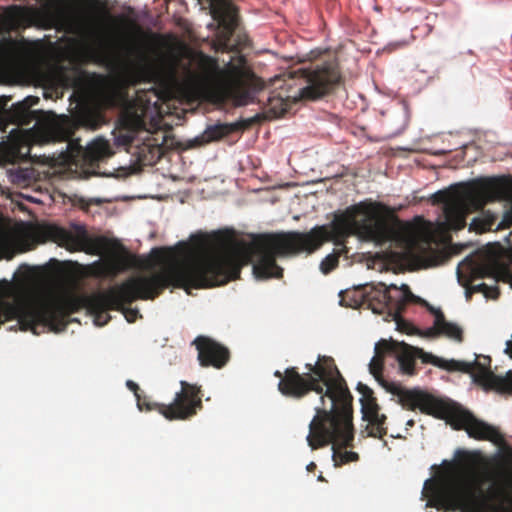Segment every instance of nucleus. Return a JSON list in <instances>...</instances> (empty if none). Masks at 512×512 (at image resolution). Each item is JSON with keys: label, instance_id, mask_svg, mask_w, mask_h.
I'll return each mask as SVG.
<instances>
[{"label": "nucleus", "instance_id": "f257e3e1", "mask_svg": "<svg viewBox=\"0 0 512 512\" xmlns=\"http://www.w3.org/2000/svg\"><path fill=\"white\" fill-rule=\"evenodd\" d=\"M308 372L300 374L296 367L275 371L278 390L286 397L301 399L309 392L320 395L322 406L315 407L306 437L311 449L332 445L336 467L352 462V395L333 358L319 356L315 364L307 363Z\"/></svg>", "mask_w": 512, "mask_h": 512}, {"label": "nucleus", "instance_id": "f03ea898", "mask_svg": "<svg viewBox=\"0 0 512 512\" xmlns=\"http://www.w3.org/2000/svg\"><path fill=\"white\" fill-rule=\"evenodd\" d=\"M332 220L316 225L307 232L289 231L258 235L252 245L246 247L258 256L253 264V274L258 280L282 278L283 269L277 265L276 258L318 251L325 243L332 242L333 252L320 263V270L328 274L338 266L339 258L348 259V239L352 236V206L337 210Z\"/></svg>", "mask_w": 512, "mask_h": 512}, {"label": "nucleus", "instance_id": "7ed1b4c3", "mask_svg": "<svg viewBox=\"0 0 512 512\" xmlns=\"http://www.w3.org/2000/svg\"><path fill=\"white\" fill-rule=\"evenodd\" d=\"M88 296H57L38 288L28 276L15 282L0 281V326L17 320L22 331L39 335L45 328L59 332L66 329L68 317L87 309Z\"/></svg>", "mask_w": 512, "mask_h": 512}, {"label": "nucleus", "instance_id": "20e7f679", "mask_svg": "<svg viewBox=\"0 0 512 512\" xmlns=\"http://www.w3.org/2000/svg\"><path fill=\"white\" fill-rule=\"evenodd\" d=\"M477 453L459 451L453 475L439 482L427 480V507L445 512H512V492L500 487L486 493Z\"/></svg>", "mask_w": 512, "mask_h": 512}, {"label": "nucleus", "instance_id": "39448f33", "mask_svg": "<svg viewBox=\"0 0 512 512\" xmlns=\"http://www.w3.org/2000/svg\"><path fill=\"white\" fill-rule=\"evenodd\" d=\"M191 242L197 257L189 261L180 262L171 248L152 250L155 261L165 267L197 266V269L199 268V277L203 278L205 285L196 287L189 281L179 288L188 292L190 288L220 286L240 277L242 263L237 250L240 245L245 246V243H237L233 233L227 230L198 233L191 236Z\"/></svg>", "mask_w": 512, "mask_h": 512}, {"label": "nucleus", "instance_id": "423d86ee", "mask_svg": "<svg viewBox=\"0 0 512 512\" xmlns=\"http://www.w3.org/2000/svg\"><path fill=\"white\" fill-rule=\"evenodd\" d=\"M512 197V182L505 177H487L475 181L468 187L458 185L440 190L431 196L433 204H443L444 221L439 224L442 232V247L433 251L434 264L447 261L451 237L448 231L461 230L466 226L469 208L482 209L487 203L508 200Z\"/></svg>", "mask_w": 512, "mask_h": 512}, {"label": "nucleus", "instance_id": "0eeeda50", "mask_svg": "<svg viewBox=\"0 0 512 512\" xmlns=\"http://www.w3.org/2000/svg\"><path fill=\"white\" fill-rule=\"evenodd\" d=\"M199 272L197 266L165 267L160 273L129 277L104 292L89 295L87 310L93 315L96 325L104 326L111 319L108 310L121 309L123 305H130L138 299L154 300L169 286L180 287L189 281L196 287L203 286Z\"/></svg>", "mask_w": 512, "mask_h": 512}, {"label": "nucleus", "instance_id": "6e6552de", "mask_svg": "<svg viewBox=\"0 0 512 512\" xmlns=\"http://www.w3.org/2000/svg\"><path fill=\"white\" fill-rule=\"evenodd\" d=\"M358 234L378 245L389 244L406 253L415 251L420 242L415 226L399 220L394 211L376 202L354 204V236Z\"/></svg>", "mask_w": 512, "mask_h": 512}, {"label": "nucleus", "instance_id": "1a4fd4ad", "mask_svg": "<svg viewBox=\"0 0 512 512\" xmlns=\"http://www.w3.org/2000/svg\"><path fill=\"white\" fill-rule=\"evenodd\" d=\"M400 398L411 411L420 410L421 413L445 420L455 430H465L469 437L476 440H486L495 445H503V434L482 420L477 419L470 411L464 409L456 402L439 399L425 391H400Z\"/></svg>", "mask_w": 512, "mask_h": 512}, {"label": "nucleus", "instance_id": "9d476101", "mask_svg": "<svg viewBox=\"0 0 512 512\" xmlns=\"http://www.w3.org/2000/svg\"><path fill=\"white\" fill-rule=\"evenodd\" d=\"M423 303L427 310L437 320L439 314H443L440 308H435L421 298L415 296L408 285L403 284L400 288L396 285L386 287L355 286L354 285V309H370L375 314H386L396 322L398 328L406 333L412 332V327L401 317L407 303Z\"/></svg>", "mask_w": 512, "mask_h": 512}, {"label": "nucleus", "instance_id": "9b49d317", "mask_svg": "<svg viewBox=\"0 0 512 512\" xmlns=\"http://www.w3.org/2000/svg\"><path fill=\"white\" fill-rule=\"evenodd\" d=\"M181 390L175 394L174 401L168 405L150 403L146 396L141 395L137 383L127 380L126 386L132 391L137 399V406L140 410H158L166 419L186 420L197 414L202 409V393L200 387L190 384L184 380L180 381Z\"/></svg>", "mask_w": 512, "mask_h": 512}, {"label": "nucleus", "instance_id": "f8f14e48", "mask_svg": "<svg viewBox=\"0 0 512 512\" xmlns=\"http://www.w3.org/2000/svg\"><path fill=\"white\" fill-rule=\"evenodd\" d=\"M376 350L377 353L388 352L389 355L394 356L399 363L401 372L408 375L415 373L416 358L421 359L422 363L432 364L445 370H468L466 364L458 363L457 360L440 358L404 342L382 339L376 344Z\"/></svg>", "mask_w": 512, "mask_h": 512}, {"label": "nucleus", "instance_id": "ddd939ff", "mask_svg": "<svg viewBox=\"0 0 512 512\" xmlns=\"http://www.w3.org/2000/svg\"><path fill=\"white\" fill-rule=\"evenodd\" d=\"M303 78V88L299 95L304 100H316L329 93L340 83L341 74L338 62L331 60L321 65L310 66L296 71Z\"/></svg>", "mask_w": 512, "mask_h": 512}, {"label": "nucleus", "instance_id": "4468645a", "mask_svg": "<svg viewBox=\"0 0 512 512\" xmlns=\"http://www.w3.org/2000/svg\"><path fill=\"white\" fill-rule=\"evenodd\" d=\"M505 352L512 358V341L507 342ZM466 364L468 373L472 376L473 382L481 386L485 391H496L499 394H512V371L509 370L505 376L496 375L491 370V358L489 356H481L473 363L457 361Z\"/></svg>", "mask_w": 512, "mask_h": 512}, {"label": "nucleus", "instance_id": "2eb2a0df", "mask_svg": "<svg viewBox=\"0 0 512 512\" xmlns=\"http://www.w3.org/2000/svg\"><path fill=\"white\" fill-rule=\"evenodd\" d=\"M49 235L58 245L67 250L83 251L90 255H101L110 248V241L104 236H90L84 227L78 226L75 232L58 226L49 227Z\"/></svg>", "mask_w": 512, "mask_h": 512}, {"label": "nucleus", "instance_id": "dca6fc26", "mask_svg": "<svg viewBox=\"0 0 512 512\" xmlns=\"http://www.w3.org/2000/svg\"><path fill=\"white\" fill-rule=\"evenodd\" d=\"M145 137L139 138L135 135V131H120L116 136V143L125 146L127 152L136 158L139 165L152 166L155 165L163 154V142L165 137L162 136L161 142L158 138L150 135L148 131H143Z\"/></svg>", "mask_w": 512, "mask_h": 512}, {"label": "nucleus", "instance_id": "f3484780", "mask_svg": "<svg viewBox=\"0 0 512 512\" xmlns=\"http://www.w3.org/2000/svg\"><path fill=\"white\" fill-rule=\"evenodd\" d=\"M76 115L77 123L65 117L60 121L49 124L45 128L46 140L54 142L70 141L78 124L96 130L104 122L103 113L88 104L80 105Z\"/></svg>", "mask_w": 512, "mask_h": 512}, {"label": "nucleus", "instance_id": "a211bd4d", "mask_svg": "<svg viewBox=\"0 0 512 512\" xmlns=\"http://www.w3.org/2000/svg\"><path fill=\"white\" fill-rule=\"evenodd\" d=\"M66 32L79 37L97 54L106 55L112 51L107 33L99 20L84 16L71 17L66 21Z\"/></svg>", "mask_w": 512, "mask_h": 512}, {"label": "nucleus", "instance_id": "6ab92c4d", "mask_svg": "<svg viewBox=\"0 0 512 512\" xmlns=\"http://www.w3.org/2000/svg\"><path fill=\"white\" fill-rule=\"evenodd\" d=\"M356 389L361 394L360 404L362 419L366 422L364 430H361L363 437L383 438L387 434V428L384 426L386 416L379 414V405L374 396V392L367 385L359 382Z\"/></svg>", "mask_w": 512, "mask_h": 512}, {"label": "nucleus", "instance_id": "aec40b11", "mask_svg": "<svg viewBox=\"0 0 512 512\" xmlns=\"http://www.w3.org/2000/svg\"><path fill=\"white\" fill-rule=\"evenodd\" d=\"M209 1L210 13L219 28L218 43L223 50H228L233 47L231 39L238 25V9L229 0Z\"/></svg>", "mask_w": 512, "mask_h": 512}, {"label": "nucleus", "instance_id": "412c9836", "mask_svg": "<svg viewBox=\"0 0 512 512\" xmlns=\"http://www.w3.org/2000/svg\"><path fill=\"white\" fill-rule=\"evenodd\" d=\"M457 274L459 279L467 274L470 282L487 277L498 282L508 274V269L505 264L496 258L485 262H477L472 257H467L458 265Z\"/></svg>", "mask_w": 512, "mask_h": 512}, {"label": "nucleus", "instance_id": "4be33fe9", "mask_svg": "<svg viewBox=\"0 0 512 512\" xmlns=\"http://www.w3.org/2000/svg\"><path fill=\"white\" fill-rule=\"evenodd\" d=\"M192 345L196 347L198 361L202 367L212 366L221 369L230 359L229 349L208 336H197Z\"/></svg>", "mask_w": 512, "mask_h": 512}, {"label": "nucleus", "instance_id": "5701e85b", "mask_svg": "<svg viewBox=\"0 0 512 512\" xmlns=\"http://www.w3.org/2000/svg\"><path fill=\"white\" fill-rule=\"evenodd\" d=\"M248 121H239L235 123H218L209 125L200 135L189 139L186 147L189 149L203 147L211 142L218 141L234 132L248 128Z\"/></svg>", "mask_w": 512, "mask_h": 512}, {"label": "nucleus", "instance_id": "b1692460", "mask_svg": "<svg viewBox=\"0 0 512 512\" xmlns=\"http://www.w3.org/2000/svg\"><path fill=\"white\" fill-rule=\"evenodd\" d=\"M385 355H389L388 352H381L377 353V350L375 349V356L372 358L369 368L371 374L375 377V379L379 382V384L389 393L395 395L398 397V403L405 409L411 410L408 406L404 405L400 398V391H422L419 388H413L409 389L404 386H402L400 383L391 382L388 380H385L382 376V370H383V357Z\"/></svg>", "mask_w": 512, "mask_h": 512}, {"label": "nucleus", "instance_id": "393cba45", "mask_svg": "<svg viewBox=\"0 0 512 512\" xmlns=\"http://www.w3.org/2000/svg\"><path fill=\"white\" fill-rule=\"evenodd\" d=\"M39 103L36 96H28L24 100L17 102L7 111V119L17 126H29L37 119L36 111L31 108Z\"/></svg>", "mask_w": 512, "mask_h": 512}, {"label": "nucleus", "instance_id": "a878e982", "mask_svg": "<svg viewBox=\"0 0 512 512\" xmlns=\"http://www.w3.org/2000/svg\"><path fill=\"white\" fill-rule=\"evenodd\" d=\"M426 337L445 336L455 342L461 343L464 340L463 329L456 323L447 321L444 314H439L434 320L433 326L424 332Z\"/></svg>", "mask_w": 512, "mask_h": 512}, {"label": "nucleus", "instance_id": "bb28decb", "mask_svg": "<svg viewBox=\"0 0 512 512\" xmlns=\"http://www.w3.org/2000/svg\"><path fill=\"white\" fill-rule=\"evenodd\" d=\"M114 154L110 143L104 139H96L83 152V161L90 167H98L99 163Z\"/></svg>", "mask_w": 512, "mask_h": 512}, {"label": "nucleus", "instance_id": "cd10ccee", "mask_svg": "<svg viewBox=\"0 0 512 512\" xmlns=\"http://www.w3.org/2000/svg\"><path fill=\"white\" fill-rule=\"evenodd\" d=\"M199 65L205 81L209 83L218 82L227 76V72L220 69L217 60L210 56L202 55Z\"/></svg>", "mask_w": 512, "mask_h": 512}, {"label": "nucleus", "instance_id": "c85d7f7f", "mask_svg": "<svg viewBox=\"0 0 512 512\" xmlns=\"http://www.w3.org/2000/svg\"><path fill=\"white\" fill-rule=\"evenodd\" d=\"M118 57L129 64L143 63L146 60L142 46L135 42L125 43L118 51Z\"/></svg>", "mask_w": 512, "mask_h": 512}, {"label": "nucleus", "instance_id": "c756f323", "mask_svg": "<svg viewBox=\"0 0 512 512\" xmlns=\"http://www.w3.org/2000/svg\"><path fill=\"white\" fill-rule=\"evenodd\" d=\"M497 221V216L489 211H483L479 216L474 217L469 225L470 231L484 233L490 231Z\"/></svg>", "mask_w": 512, "mask_h": 512}, {"label": "nucleus", "instance_id": "7c9ffc66", "mask_svg": "<svg viewBox=\"0 0 512 512\" xmlns=\"http://www.w3.org/2000/svg\"><path fill=\"white\" fill-rule=\"evenodd\" d=\"M473 293H483L486 298L497 299L500 291L497 285L489 286L486 283L470 285L466 289V297L469 299Z\"/></svg>", "mask_w": 512, "mask_h": 512}, {"label": "nucleus", "instance_id": "2f4dec72", "mask_svg": "<svg viewBox=\"0 0 512 512\" xmlns=\"http://www.w3.org/2000/svg\"><path fill=\"white\" fill-rule=\"evenodd\" d=\"M14 251V240L11 233L0 228V257L11 258Z\"/></svg>", "mask_w": 512, "mask_h": 512}, {"label": "nucleus", "instance_id": "473e14b6", "mask_svg": "<svg viewBox=\"0 0 512 512\" xmlns=\"http://www.w3.org/2000/svg\"><path fill=\"white\" fill-rule=\"evenodd\" d=\"M34 174V171L32 168H17L12 169L9 172V175H11L12 181L14 183H17L19 185H27L29 181L31 180V175Z\"/></svg>", "mask_w": 512, "mask_h": 512}, {"label": "nucleus", "instance_id": "72a5a7b5", "mask_svg": "<svg viewBox=\"0 0 512 512\" xmlns=\"http://www.w3.org/2000/svg\"><path fill=\"white\" fill-rule=\"evenodd\" d=\"M21 157V152L18 145H12L0 149V162L13 163Z\"/></svg>", "mask_w": 512, "mask_h": 512}, {"label": "nucleus", "instance_id": "f704fd0d", "mask_svg": "<svg viewBox=\"0 0 512 512\" xmlns=\"http://www.w3.org/2000/svg\"><path fill=\"white\" fill-rule=\"evenodd\" d=\"M339 305L345 308L352 307V295L349 289L341 290L339 292Z\"/></svg>", "mask_w": 512, "mask_h": 512}, {"label": "nucleus", "instance_id": "c9c22d12", "mask_svg": "<svg viewBox=\"0 0 512 512\" xmlns=\"http://www.w3.org/2000/svg\"><path fill=\"white\" fill-rule=\"evenodd\" d=\"M117 310L122 311L128 322H135L138 317H141L138 309L127 308L126 305H123V308Z\"/></svg>", "mask_w": 512, "mask_h": 512}, {"label": "nucleus", "instance_id": "e433bc0d", "mask_svg": "<svg viewBox=\"0 0 512 512\" xmlns=\"http://www.w3.org/2000/svg\"><path fill=\"white\" fill-rule=\"evenodd\" d=\"M79 204L80 206L83 208V209H88V207L92 204H96V205H99L101 204V201L98 200V199H90V200H85L84 198H80L79 199Z\"/></svg>", "mask_w": 512, "mask_h": 512}, {"label": "nucleus", "instance_id": "4c0bfd02", "mask_svg": "<svg viewBox=\"0 0 512 512\" xmlns=\"http://www.w3.org/2000/svg\"><path fill=\"white\" fill-rule=\"evenodd\" d=\"M359 128L362 132H364L365 135H368L366 131L368 130L369 126L367 123H363L360 120L354 121V127Z\"/></svg>", "mask_w": 512, "mask_h": 512}, {"label": "nucleus", "instance_id": "58836bf2", "mask_svg": "<svg viewBox=\"0 0 512 512\" xmlns=\"http://www.w3.org/2000/svg\"><path fill=\"white\" fill-rule=\"evenodd\" d=\"M436 244L438 246L437 241L434 239V236L430 235L427 237V239L424 241V244L428 247V249L432 250L431 245Z\"/></svg>", "mask_w": 512, "mask_h": 512}, {"label": "nucleus", "instance_id": "ea45409f", "mask_svg": "<svg viewBox=\"0 0 512 512\" xmlns=\"http://www.w3.org/2000/svg\"><path fill=\"white\" fill-rule=\"evenodd\" d=\"M116 264L119 267H125L128 265V260L126 259V257H118L116 259Z\"/></svg>", "mask_w": 512, "mask_h": 512}, {"label": "nucleus", "instance_id": "a19ab883", "mask_svg": "<svg viewBox=\"0 0 512 512\" xmlns=\"http://www.w3.org/2000/svg\"><path fill=\"white\" fill-rule=\"evenodd\" d=\"M358 99L360 100V104H361V111L362 112H365L366 109H367V103H366V99L365 97L362 95V94H359L358 95Z\"/></svg>", "mask_w": 512, "mask_h": 512}, {"label": "nucleus", "instance_id": "79ce46f5", "mask_svg": "<svg viewBox=\"0 0 512 512\" xmlns=\"http://www.w3.org/2000/svg\"><path fill=\"white\" fill-rule=\"evenodd\" d=\"M404 45H405V43H404V42L395 43V44H392V43H391V44H389V46H388V47H389V49H390V50H394L395 48H397V47H401V46H404Z\"/></svg>", "mask_w": 512, "mask_h": 512}, {"label": "nucleus", "instance_id": "37998d69", "mask_svg": "<svg viewBox=\"0 0 512 512\" xmlns=\"http://www.w3.org/2000/svg\"><path fill=\"white\" fill-rule=\"evenodd\" d=\"M316 469V464L314 462H311L307 465V470L309 472H313Z\"/></svg>", "mask_w": 512, "mask_h": 512}, {"label": "nucleus", "instance_id": "c03bdc74", "mask_svg": "<svg viewBox=\"0 0 512 512\" xmlns=\"http://www.w3.org/2000/svg\"><path fill=\"white\" fill-rule=\"evenodd\" d=\"M511 224H512V221L507 222L505 225H503V223H501V224H499V225H498V228H497V229H499V228H501V227H503V228H504V227H510V225H511Z\"/></svg>", "mask_w": 512, "mask_h": 512}, {"label": "nucleus", "instance_id": "a18cd8bd", "mask_svg": "<svg viewBox=\"0 0 512 512\" xmlns=\"http://www.w3.org/2000/svg\"><path fill=\"white\" fill-rule=\"evenodd\" d=\"M406 425L409 427H413L415 425V421L413 419H410L407 421Z\"/></svg>", "mask_w": 512, "mask_h": 512}, {"label": "nucleus", "instance_id": "49530a36", "mask_svg": "<svg viewBox=\"0 0 512 512\" xmlns=\"http://www.w3.org/2000/svg\"><path fill=\"white\" fill-rule=\"evenodd\" d=\"M353 457H354V462H356L359 458V456L356 452H354Z\"/></svg>", "mask_w": 512, "mask_h": 512}, {"label": "nucleus", "instance_id": "de8ad7c7", "mask_svg": "<svg viewBox=\"0 0 512 512\" xmlns=\"http://www.w3.org/2000/svg\"><path fill=\"white\" fill-rule=\"evenodd\" d=\"M508 487L510 488V492H512V480L508 483Z\"/></svg>", "mask_w": 512, "mask_h": 512}, {"label": "nucleus", "instance_id": "09e8293b", "mask_svg": "<svg viewBox=\"0 0 512 512\" xmlns=\"http://www.w3.org/2000/svg\"><path fill=\"white\" fill-rule=\"evenodd\" d=\"M507 218H512V216L507 215V217H506L505 219H503V223H505V222H507V221H508V220H507Z\"/></svg>", "mask_w": 512, "mask_h": 512}, {"label": "nucleus", "instance_id": "8fccbe9b", "mask_svg": "<svg viewBox=\"0 0 512 512\" xmlns=\"http://www.w3.org/2000/svg\"><path fill=\"white\" fill-rule=\"evenodd\" d=\"M127 9H128V11H129V13H132V12H133V10H132V8H131V7H128Z\"/></svg>", "mask_w": 512, "mask_h": 512}]
</instances>
